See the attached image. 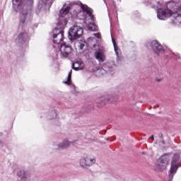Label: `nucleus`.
<instances>
[{"instance_id": "1", "label": "nucleus", "mask_w": 181, "mask_h": 181, "mask_svg": "<svg viewBox=\"0 0 181 181\" xmlns=\"http://www.w3.org/2000/svg\"><path fill=\"white\" fill-rule=\"evenodd\" d=\"M13 8L16 12H20V23L25 25L30 21L32 13L28 9L26 5L23 4V0H12Z\"/></svg>"}, {"instance_id": "2", "label": "nucleus", "mask_w": 181, "mask_h": 181, "mask_svg": "<svg viewBox=\"0 0 181 181\" xmlns=\"http://www.w3.org/2000/svg\"><path fill=\"white\" fill-rule=\"evenodd\" d=\"M170 16H173L172 23L177 25L178 26L181 25V14L173 13L170 9L163 10L160 8L157 11V18H158L160 21H165V19L170 18Z\"/></svg>"}, {"instance_id": "3", "label": "nucleus", "mask_w": 181, "mask_h": 181, "mask_svg": "<svg viewBox=\"0 0 181 181\" xmlns=\"http://www.w3.org/2000/svg\"><path fill=\"white\" fill-rule=\"evenodd\" d=\"M81 8L85 15V22L84 23L87 24L88 30H92L93 32H95L97 30V25L94 24V21H95V18L93 15V11L86 4H83L80 3Z\"/></svg>"}, {"instance_id": "4", "label": "nucleus", "mask_w": 181, "mask_h": 181, "mask_svg": "<svg viewBox=\"0 0 181 181\" xmlns=\"http://www.w3.org/2000/svg\"><path fill=\"white\" fill-rule=\"evenodd\" d=\"M71 6H73V4H70V2H66L59 11V20L57 25L62 29H64L66 28V25H67V19L65 16L69 15V12H70Z\"/></svg>"}, {"instance_id": "5", "label": "nucleus", "mask_w": 181, "mask_h": 181, "mask_svg": "<svg viewBox=\"0 0 181 181\" xmlns=\"http://www.w3.org/2000/svg\"><path fill=\"white\" fill-rule=\"evenodd\" d=\"M97 163V158L93 154L83 156L80 160V165L82 168H90Z\"/></svg>"}, {"instance_id": "6", "label": "nucleus", "mask_w": 181, "mask_h": 181, "mask_svg": "<svg viewBox=\"0 0 181 181\" xmlns=\"http://www.w3.org/2000/svg\"><path fill=\"white\" fill-rule=\"evenodd\" d=\"M83 28L80 26L75 25L69 29L68 33L69 39L70 40H76V39H78V37H81L83 36Z\"/></svg>"}, {"instance_id": "7", "label": "nucleus", "mask_w": 181, "mask_h": 181, "mask_svg": "<svg viewBox=\"0 0 181 181\" xmlns=\"http://www.w3.org/2000/svg\"><path fill=\"white\" fill-rule=\"evenodd\" d=\"M64 28H60L57 24V28H55L53 31V39L55 45H60L64 39Z\"/></svg>"}, {"instance_id": "8", "label": "nucleus", "mask_w": 181, "mask_h": 181, "mask_svg": "<svg viewBox=\"0 0 181 181\" xmlns=\"http://www.w3.org/2000/svg\"><path fill=\"white\" fill-rule=\"evenodd\" d=\"M172 163H171V167L170 169V173H169V180L171 181L172 179H173V177L175 175H176V172H177L178 169V165L179 163H177L179 160V155L178 154H174L172 156Z\"/></svg>"}, {"instance_id": "9", "label": "nucleus", "mask_w": 181, "mask_h": 181, "mask_svg": "<svg viewBox=\"0 0 181 181\" xmlns=\"http://www.w3.org/2000/svg\"><path fill=\"white\" fill-rule=\"evenodd\" d=\"M170 158H172V156L169 154H165L162 156L158 161V163L156 165V170H165V169L168 168V165H169Z\"/></svg>"}, {"instance_id": "10", "label": "nucleus", "mask_w": 181, "mask_h": 181, "mask_svg": "<svg viewBox=\"0 0 181 181\" xmlns=\"http://www.w3.org/2000/svg\"><path fill=\"white\" fill-rule=\"evenodd\" d=\"M59 50L62 57H69V54L73 52L71 47L66 44H62Z\"/></svg>"}, {"instance_id": "11", "label": "nucleus", "mask_w": 181, "mask_h": 181, "mask_svg": "<svg viewBox=\"0 0 181 181\" xmlns=\"http://www.w3.org/2000/svg\"><path fill=\"white\" fill-rule=\"evenodd\" d=\"M151 47L153 49V52L156 54H160V53H163V47L162 45L159 44L158 41H153L151 42Z\"/></svg>"}, {"instance_id": "12", "label": "nucleus", "mask_w": 181, "mask_h": 181, "mask_svg": "<svg viewBox=\"0 0 181 181\" xmlns=\"http://www.w3.org/2000/svg\"><path fill=\"white\" fill-rule=\"evenodd\" d=\"M95 57L100 63L105 61V55L104 54V47H99V49L95 52Z\"/></svg>"}, {"instance_id": "13", "label": "nucleus", "mask_w": 181, "mask_h": 181, "mask_svg": "<svg viewBox=\"0 0 181 181\" xmlns=\"http://www.w3.org/2000/svg\"><path fill=\"white\" fill-rule=\"evenodd\" d=\"M17 177L20 179V181H28L30 177V173L26 170H21L17 173Z\"/></svg>"}, {"instance_id": "14", "label": "nucleus", "mask_w": 181, "mask_h": 181, "mask_svg": "<svg viewBox=\"0 0 181 181\" xmlns=\"http://www.w3.org/2000/svg\"><path fill=\"white\" fill-rule=\"evenodd\" d=\"M71 144H73V142L65 139L58 144V149H67V148H70Z\"/></svg>"}, {"instance_id": "15", "label": "nucleus", "mask_w": 181, "mask_h": 181, "mask_svg": "<svg viewBox=\"0 0 181 181\" xmlns=\"http://www.w3.org/2000/svg\"><path fill=\"white\" fill-rule=\"evenodd\" d=\"M74 70L76 71H78V70H83L84 69V63L81 62V61H78L73 64Z\"/></svg>"}, {"instance_id": "16", "label": "nucleus", "mask_w": 181, "mask_h": 181, "mask_svg": "<svg viewBox=\"0 0 181 181\" xmlns=\"http://www.w3.org/2000/svg\"><path fill=\"white\" fill-rule=\"evenodd\" d=\"M28 37V34L26 33H21L16 37V41L17 43H22L25 41V39Z\"/></svg>"}, {"instance_id": "17", "label": "nucleus", "mask_w": 181, "mask_h": 181, "mask_svg": "<svg viewBox=\"0 0 181 181\" xmlns=\"http://www.w3.org/2000/svg\"><path fill=\"white\" fill-rule=\"evenodd\" d=\"M71 73H73L72 71L69 73L66 80L63 81L64 84L71 86Z\"/></svg>"}, {"instance_id": "18", "label": "nucleus", "mask_w": 181, "mask_h": 181, "mask_svg": "<svg viewBox=\"0 0 181 181\" xmlns=\"http://www.w3.org/2000/svg\"><path fill=\"white\" fill-rule=\"evenodd\" d=\"M112 42L113 43V46H114V49H115V52L116 53L117 56L119 55V47H118L117 46V44L115 43V40H114V38L112 37Z\"/></svg>"}, {"instance_id": "19", "label": "nucleus", "mask_w": 181, "mask_h": 181, "mask_svg": "<svg viewBox=\"0 0 181 181\" xmlns=\"http://www.w3.org/2000/svg\"><path fill=\"white\" fill-rule=\"evenodd\" d=\"M53 4V0H42L40 4L50 6Z\"/></svg>"}, {"instance_id": "20", "label": "nucleus", "mask_w": 181, "mask_h": 181, "mask_svg": "<svg viewBox=\"0 0 181 181\" xmlns=\"http://www.w3.org/2000/svg\"><path fill=\"white\" fill-rule=\"evenodd\" d=\"M102 100L103 101L104 104H107V103L110 101V97H104L103 98Z\"/></svg>"}, {"instance_id": "21", "label": "nucleus", "mask_w": 181, "mask_h": 181, "mask_svg": "<svg viewBox=\"0 0 181 181\" xmlns=\"http://www.w3.org/2000/svg\"><path fill=\"white\" fill-rule=\"evenodd\" d=\"M93 36L97 37V39H101V34H100V33H94Z\"/></svg>"}, {"instance_id": "22", "label": "nucleus", "mask_w": 181, "mask_h": 181, "mask_svg": "<svg viewBox=\"0 0 181 181\" xmlns=\"http://www.w3.org/2000/svg\"><path fill=\"white\" fill-rule=\"evenodd\" d=\"M88 43H91V42H95V38L94 37H89L88 38Z\"/></svg>"}, {"instance_id": "23", "label": "nucleus", "mask_w": 181, "mask_h": 181, "mask_svg": "<svg viewBox=\"0 0 181 181\" xmlns=\"http://www.w3.org/2000/svg\"><path fill=\"white\" fill-rule=\"evenodd\" d=\"M27 5L31 6V5H33V0H28L27 2Z\"/></svg>"}, {"instance_id": "24", "label": "nucleus", "mask_w": 181, "mask_h": 181, "mask_svg": "<svg viewBox=\"0 0 181 181\" xmlns=\"http://www.w3.org/2000/svg\"><path fill=\"white\" fill-rule=\"evenodd\" d=\"M98 73H101V74H104V73H105V70L100 69V70L98 71Z\"/></svg>"}, {"instance_id": "25", "label": "nucleus", "mask_w": 181, "mask_h": 181, "mask_svg": "<svg viewBox=\"0 0 181 181\" xmlns=\"http://www.w3.org/2000/svg\"><path fill=\"white\" fill-rule=\"evenodd\" d=\"M162 80H163L162 78H156V81H158L159 83V82L162 81Z\"/></svg>"}, {"instance_id": "26", "label": "nucleus", "mask_w": 181, "mask_h": 181, "mask_svg": "<svg viewBox=\"0 0 181 181\" xmlns=\"http://www.w3.org/2000/svg\"><path fill=\"white\" fill-rule=\"evenodd\" d=\"M72 88H73L74 91H76V86L74 85L72 86Z\"/></svg>"}, {"instance_id": "27", "label": "nucleus", "mask_w": 181, "mask_h": 181, "mask_svg": "<svg viewBox=\"0 0 181 181\" xmlns=\"http://www.w3.org/2000/svg\"><path fill=\"white\" fill-rule=\"evenodd\" d=\"M150 138H151V139H153V141H154L155 138L153 137V136H151Z\"/></svg>"}, {"instance_id": "28", "label": "nucleus", "mask_w": 181, "mask_h": 181, "mask_svg": "<svg viewBox=\"0 0 181 181\" xmlns=\"http://www.w3.org/2000/svg\"><path fill=\"white\" fill-rule=\"evenodd\" d=\"M83 46H84V45H82L81 49H83Z\"/></svg>"}, {"instance_id": "29", "label": "nucleus", "mask_w": 181, "mask_h": 181, "mask_svg": "<svg viewBox=\"0 0 181 181\" xmlns=\"http://www.w3.org/2000/svg\"><path fill=\"white\" fill-rule=\"evenodd\" d=\"M53 114H54V115H56V112H54Z\"/></svg>"}]
</instances>
